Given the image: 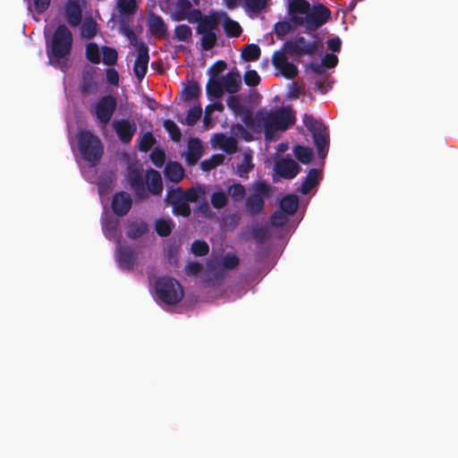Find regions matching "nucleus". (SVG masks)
<instances>
[{
  "label": "nucleus",
  "instance_id": "nucleus-1",
  "mask_svg": "<svg viewBox=\"0 0 458 458\" xmlns=\"http://www.w3.org/2000/svg\"><path fill=\"white\" fill-rule=\"evenodd\" d=\"M295 113L291 106L259 109L250 123L254 132L264 131L267 140H275L278 132H284L295 123Z\"/></svg>",
  "mask_w": 458,
  "mask_h": 458
},
{
  "label": "nucleus",
  "instance_id": "nucleus-2",
  "mask_svg": "<svg viewBox=\"0 0 458 458\" xmlns=\"http://www.w3.org/2000/svg\"><path fill=\"white\" fill-rule=\"evenodd\" d=\"M291 21L309 30H316L326 23L331 15L329 9L322 4L312 8L306 0H292L288 4Z\"/></svg>",
  "mask_w": 458,
  "mask_h": 458
},
{
  "label": "nucleus",
  "instance_id": "nucleus-3",
  "mask_svg": "<svg viewBox=\"0 0 458 458\" xmlns=\"http://www.w3.org/2000/svg\"><path fill=\"white\" fill-rule=\"evenodd\" d=\"M157 296L160 301L168 305H175L183 298L182 284L170 276L159 277L155 282Z\"/></svg>",
  "mask_w": 458,
  "mask_h": 458
},
{
  "label": "nucleus",
  "instance_id": "nucleus-4",
  "mask_svg": "<svg viewBox=\"0 0 458 458\" xmlns=\"http://www.w3.org/2000/svg\"><path fill=\"white\" fill-rule=\"evenodd\" d=\"M242 85V76L238 72H231L221 78H211L207 85L208 95L219 98L226 91L230 94L240 90Z\"/></svg>",
  "mask_w": 458,
  "mask_h": 458
},
{
  "label": "nucleus",
  "instance_id": "nucleus-5",
  "mask_svg": "<svg viewBox=\"0 0 458 458\" xmlns=\"http://www.w3.org/2000/svg\"><path fill=\"white\" fill-rule=\"evenodd\" d=\"M198 27L196 29L197 34L200 35V44L204 50H210L217 42L219 34V21L216 14L200 16L197 21Z\"/></svg>",
  "mask_w": 458,
  "mask_h": 458
},
{
  "label": "nucleus",
  "instance_id": "nucleus-6",
  "mask_svg": "<svg viewBox=\"0 0 458 458\" xmlns=\"http://www.w3.org/2000/svg\"><path fill=\"white\" fill-rule=\"evenodd\" d=\"M72 46V35L64 24L55 30L52 40V55L62 64L70 55Z\"/></svg>",
  "mask_w": 458,
  "mask_h": 458
},
{
  "label": "nucleus",
  "instance_id": "nucleus-7",
  "mask_svg": "<svg viewBox=\"0 0 458 458\" xmlns=\"http://www.w3.org/2000/svg\"><path fill=\"white\" fill-rule=\"evenodd\" d=\"M79 147L83 157L92 164H96L103 154L100 140L90 131L80 133Z\"/></svg>",
  "mask_w": 458,
  "mask_h": 458
},
{
  "label": "nucleus",
  "instance_id": "nucleus-8",
  "mask_svg": "<svg viewBox=\"0 0 458 458\" xmlns=\"http://www.w3.org/2000/svg\"><path fill=\"white\" fill-rule=\"evenodd\" d=\"M168 13L174 21L187 20L191 23L197 22L201 16V12L198 9H192V4L189 0L170 1Z\"/></svg>",
  "mask_w": 458,
  "mask_h": 458
},
{
  "label": "nucleus",
  "instance_id": "nucleus-9",
  "mask_svg": "<svg viewBox=\"0 0 458 458\" xmlns=\"http://www.w3.org/2000/svg\"><path fill=\"white\" fill-rule=\"evenodd\" d=\"M126 178L138 198H147V191L143 181V170L137 161L128 160Z\"/></svg>",
  "mask_w": 458,
  "mask_h": 458
},
{
  "label": "nucleus",
  "instance_id": "nucleus-10",
  "mask_svg": "<svg viewBox=\"0 0 458 458\" xmlns=\"http://www.w3.org/2000/svg\"><path fill=\"white\" fill-rule=\"evenodd\" d=\"M209 189L205 186L193 187L187 191L181 188H171L165 200H201L208 196Z\"/></svg>",
  "mask_w": 458,
  "mask_h": 458
},
{
  "label": "nucleus",
  "instance_id": "nucleus-11",
  "mask_svg": "<svg viewBox=\"0 0 458 458\" xmlns=\"http://www.w3.org/2000/svg\"><path fill=\"white\" fill-rule=\"evenodd\" d=\"M300 202H279V208L272 214L270 225L273 227H283L289 220V216L295 214Z\"/></svg>",
  "mask_w": 458,
  "mask_h": 458
},
{
  "label": "nucleus",
  "instance_id": "nucleus-12",
  "mask_svg": "<svg viewBox=\"0 0 458 458\" xmlns=\"http://www.w3.org/2000/svg\"><path fill=\"white\" fill-rule=\"evenodd\" d=\"M272 64L286 79H293L298 74V68L288 60L284 51H277L273 55Z\"/></svg>",
  "mask_w": 458,
  "mask_h": 458
},
{
  "label": "nucleus",
  "instance_id": "nucleus-13",
  "mask_svg": "<svg viewBox=\"0 0 458 458\" xmlns=\"http://www.w3.org/2000/svg\"><path fill=\"white\" fill-rule=\"evenodd\" d=\"M115 108L116 101L114 98L106 96L96 105L95 114L101 123L106 125L111 120Z\"/></svg>",
  "mask_w": 458,
  "mask_h": 458
},
{
  "label": "nucleus",
  "instance_id": "nucleus-14",
  "mask_svg": "<svg viewBox=\"0 0 458 458\" xmlns=\"http://www.w3.org/2000/svg\"><path fill=\"white\" fill-rule=\"evenodd\" d=\"M85 6L86 0H67L65 16L71 26L76 27L81 23Z\"/></svg>",
  "mask_w": 458,
  "mask_h": 458
},
{
  "label": "nucleus",
  "instance_id": "nucleus-15",
  "mask_svg": "<svg viewBox=\"0 0 458 458\" xmlns=\"http://www.w3.org/2000/svg\"><path fill=\"white\" fill-rule=\"evenodd\" d=\"M245 189L240 183H234L228 186L226 190L217 189L211 195V200H226L231 198L234 200H240L245 197Z\"/></svg>",
  "mask_w": 458,
  "mask_h": 458
},
{
  "label": "nucleus",
  "instance_id": "nucleus-16",
  "mask_svg": "<svg viewBox=\"0 0 458 458\" xmlns=\"http://www.w3.org/2000/svg\"><path fill=\"white\" fill-rule=\"evenodd\" d=\"M149 61L148 48L146 45H139L136 51V60L133 67L135 76L141 81L147 71Z\"/></svg>",
  "mask_w": 458,
  "mask_h": 458
},
{
  "label": "nucleus",
  "instance_id": "nucleus-17",
  "mask_svg": "<svg viewBox=\"0 0 458 458\" xmlns=\"http://www.w3.org/2000/svg\"><path fill=\"white\" fill-rule=\"evenodd\" d=\"M227 106L231 108L236 115L242 117V122L250 129V123L253 121V115L242 104V99L238 96H232L227 99Z\"/></svg>",
  "mask_w": 458,
  "mask_h": 458
},
{
  "label": "nucleus",
  "instance_id": "nucleus-18",
  "mask_svg": "<svg viewBox=\"0 0 458 458\" xmlns=\"http://www.w3.org/2000/svg\"><path fill=\"white\" fill-rule=\"evenodd\" d=\"M113 126L120 140L124 143L131 141L137 130L136 123L129 120L114 121Z\"/></svg>",
  "mask_w": 458,
  "mask_h": 458
},
{
  "label": "nucleus",
  "instance_id": "nucleus-19",
  "mask_svg": "<svg viewBox=\"0 0 458 458\" xmlns=\"http://www.w3.org/2000/svg\"><path fill=\"white\" fill-rule=\"evenodd\" d=\"M144 184L147 193L149 192L154 196H158L163 191L161 174L154 169L147 171Z\"/></svg>",
  "mask_w": 458,
  "mask_h": 458
},
{
  "label": "nucleus",
  "instance_id": "nucleus-20",
  "mask_svg": "<svg viewBox=\"0 0 458 458\" xmlns=\"http://www.w3.org/2000/svg\"><path fill=\"white\" fill-rule=\"evenodd\" d=\"M276 172L286 179L293 178L300 171V165L292 158H283L276 163Z\"/></svg>",
  "mask_w": 458,
  "mask_h": 458
},
{
  "label": "nucleus",
  "instance_id": "nucleus-21",
  "mask_svg": "<svg viewBox=\"0 0 458 458\" xmlns=\"http://www.w3.org/2000/svg\"><path fill=\"white\" fill-rule=\"evenodd\" d=\"M116 261L123 270H130L135 263V254L129 246L118 245L116 248Z\"/></svg>",
  "mask_w": 458,
  "mask_h": 458
},
{
  "label": "nucleus",
  "instance_id": "nucleus-22",
  "mask_svg": "<svg viewBox=\"0 0 458 458\" xmlns=\"http://www.w3.org/2000/svg\"><path fill=\"white\" fill-rule=\"evenodd\" d=\"M249 193V200H263L272 197L273 189L267 182L258 181L250 187Z\"/></svg>",
  "mask_w": 458,
  "mask_h": 458
},
{
  "label": "nucleus",
  "instance_id": "nucleus-23",
  "mask_svg": "<svg viewBox=\"0 0 458 458\" xmlns=\"http://www.w3.org/2000/svg\"><path fill=\"white\" fill-rule=\"evenodd\" d=\"M219 21V25H222L228 37H239L242 32L240 24L232 20L225 13H215Z\"/></svg>",
  "mask_w": 458,
  "mask_h": 458
},
{
  "label": "nucleus",
  "instance_id": "nucleus-24",
  "mask_svg": "<svg viewBox=\"0 0 458 458\" xmlns=\"http://www.w3.org/2000/svg\"><path fill=\"white\" fill-rule=\"evenodd\" d=\"M212 144L214 148H221L228 154H233L237 150V140L232 136L216 134L212 138Z\"/></svg>",
  "mask_w": 458,
  "mask_h": 458
},
{
  "label": "nucleus",
  "instance_id": "nucleus-25",
  "mask_svg": "<svg viewBox=\"0 0 458 458\" xmlns=\"http://www.w3.org/2000/svg\"><path fill=\"white\" fill-rule=\"evenodd\" d=\"M148 26L150 32L157 38H165L167 36V26L161 16L150 14L148 19Z\"/></svg>",
  "mask_w": 458,
  "mask_h": 458
},
{
  "label": "nucleus",
  "instance_id": "nucleus-26",
  "mask_svg": "<svg viewBox=\"0 0 458 458\" xmlns=\"http://www.w3.org/2000/svg\"><path fill=\"white\" fill-rule=\"evenodd\" d=\"M203 148L199 139H191L188 142V150L186 154V160L189 165L196 164L201 157Z\"/></svg>",
  "mask_w": 458,
  "mask_h": 458
},
{
  "label": "nucleus",
  "instance_id": "nucleus-27",
  "mask_svg": "<svg viewBox=\"0 0 458 458\" xmlns=\"http://www.w3.org/2000/svg\"><path fill=\"white\" fill-rule=\"evenodd\" d=\"M148 231V225L144 221H132L127 225L126 235L131 240H137Z\"/></svg>",
  "mask_w": 458,
  "mask_h": 458
},
{
  "label": "nucleus",
  "instance_id": "nucleus-28",
  "mask_svg": "<svg viewBox=\"0 0 458 458\" xmlns=\"http://www.w3.org/2000/svg\"><path fill=\"white\" fill-rule=\"evenodd\" d=\"M285 49L292 55L311 54L314 52L315 47L307 44L304 38H299L294 43H287Z\"/></svg>",
  "mask_w": 458,
  "mask_h": 458
},
{
  "label": "nucleus",
  "instance_id": "nucleus-29",
  "mask_svg": "<svg viewBox=\"0 0 458 458\" xmlns=\"http://www.w3.org/2000/svg\"><path fill=\"white\" fill-rule=\"evenodd\" d=\"M164 173L165 176L173 182H179L184 176V169L177 162H169Z\"/></svg>",
  "mask_w": 458,
  "mask_h": 458
},
{
  "label": "nucleus",
  "instance_id": "nucleus-30",
  "mask_svg": "<svg viewBox=\"0 0 458 458\" xmlns=\"http://www.w3.org/2000/svg\"><path fill=\"white\" fill-rule=\"evenodd\" d=\"M320 178V171L318 169H311L301 186V192L304 195L308 194L318 183Z\"/></svg>",
  "mask_w": 458,
  "mask_h": 458
},
{
  "label": "nucleus",
  "instance_id": "nucleus-31",
  "mask_svg": "<svg viewBox=\"0 0 458 458\" xmlns=\"http://www.w3.org/2000/svg\"><path fill=\"white\" fill-rule=\"evenodd\" d=\"M250 230L252 238L259 244H263L264 242H266L270 236L267 225H255L251 226Z\"/></svg>",
  "mask_w": 458,
  "mask_h": 458
},
{
  "label": "nucleus",
  "instance_id": "nucleus-32",
  "mask_svg": "<svg viewBox=\"0 0 458 458\" xmlns=\"http://www.w3.org/2000/svg\"><path fill=\"white\" fill-rule=\"evenodd\" d=\"M116 8L120 16L125 17L135 13L138 4L136 0H117Z\"/></svg>",
  "mask_w": 458,
  "mask_h": 458
},
{
  "label": "nucleus",
  "instance_id": "nucleus-33",
  "mask_svg": "<svg viewBox=\"0 0 458 458\" xmlns=\"http://www.w3.org/2000/svg\"><path fill=\"white\" fill-rule=\"evenodd\" d=\"M241 215L239 212L223 214L221 226L226 231H233L239 225Z\"/></svg>",
  "mask_w": 458,
  "mask_h": 458
},
{
  "label": "nucleus",
  "instance_id": "nucleus-34",
  "mask_svg": "<svg viewBox=\"0 0 458 458\" xmlns=\"http://www.w3.org/2000/svg\"><path fill=\"white\" fill-rule=\"evenodd\" d=\"M174 38L178 41L191 43L192 41V30L186 24H180L174 28Z\"/></svg>",
  "mask_w": 458,
  "mask_h": 458
},
{
  "label": "nucleus",
  "instance_id": "nucleus-35",
  "mask_svg": "<svg viewBox=\"0 0 458 458\" xmlns=\"http://www.w3.org/2000/svg\"><path fill=\"white\" fill-rule=\"evenodd\" d=\"M254 165L252 163L251 151H245L242 154V159L240 165L237 166V173L240 176H246L247 174L252 170Z\"/></svg>",
  "mask_w": 458,
  "mask_h": 458
},
{
  "label": "nucleus",
  "instance_id": "nucleus-36",
  "mask_svg": "<svg viewBox=\"0 0 458 458\" xmlns=\"http://www.w3.org/2000/svg\"><path fill=\"white\" fill-rule=\"evenodd\" d=\"M313 138L318 148V156L324 157L326 156L325 148L328 145V135L322 129L313 133Z\"/></svg>",
  "mask_w": 458,
  "mask_h": 458
},
{
  "label": "nucleus",
  "instance_id": "nucleus-37",
  "mask_svg": "<svg viewBox=\"0 0 458 458\" xmlns=\"http://www.w3.org/2000/svg\"><path fill=\"white\" fill-rule=\"evenodd\" d=\"M118 230V221L113 217H106L103 222V231L108 239L115 238Z\"/></svg>",
  "mask_w": 458,
  "mask_h": 458
},
{
  "label": "nucleus",
  "instance_id": "nucleus-38",
  "mask_svg": "<svg viewBox=\"0 0 458 458\" xmlns=\"http://www.w3.org/2000/svg\"><path fill=\"white\" fill-rule=\"evenodd\" d=\"M173 222L171 219H158L155 225L157 233L161 237H166L171 234Z\"/></svg>",
  "mask_w": 458,
  "mask_h": 458
},
{
  "label": "nucleus",
  "instance_id": "nucleus-39",
  "mask_svg": "<svg viewBox=\"0 0 458 458\" xmlns=\"http://www.w3.org/2000/svg\"><path fill=\"white\" fill-rule=\"evenodd\" d=\"M260 55V48L259 46L250 44L244 47L242 51V56L245 61H255Z\"/></svg>",
  "mask_w": 458,
  "mask_h": 458
},
{
  "label": "nucleus",
  "instance_id": "nucleus-40",
  "mask_svg": "<svg viewBox=\"0 0 458 458\" xmlns=\"http://www.w3.org/2000/svg\"><path fill=\"white\" fill-rule=\"evenodd\" d=\"M225 155L223 154H216L212 156L210 158L206 159L201 162L200 166L204 171H210L216 166L221 165L225 161Z\"/></svg>",
  "mask_w": 458,
  "mask_h": 458
},
{
  "label": "nucleus",
  "instance_id": "nucleus-41",
  "mask_svg": "<svg viewBox=\"0 0 458 458\" xmlns=\"http://www.w3.org/2000/svg\"><path fill=\"white\" fill-rule=\"evenodd\" d=\"M173 205V212L176 216L187 217L191 214L190 202H167Z\"/></svg>",
  "mask_w": 458,
  "mask_h": 458
},
{
  "label": "nucleus",
  "instance_id": "nucleus-42",
  "mask_svg": "<svg viewBox=\"0 0 458 458\" xmlns=\"http://www.w3.org/2000/svg\"><path fill=\"white\" fill-rule=\"evenodd\" d=\"M240 264V259L235 254L227 253L222 258L221 265L225 269L233 270Z\"/></svg>",
  "mask_w": 458,
  "mask_h": 458
},
{
  "label": "nucleus",
  "instance_id": "nucleus-43",
  "mask_svg": "<svg viewBox=\"0 0 458 458\" xmlns=\"http://www.w3.org/2000/svg\"><path fill=\"white\" fill-rule=\"evenodd\" d=\"M191 250L195 256L202 257L208 253L209 246L206 242L198 240L192 242Z\"/></svg>",
  "mask_w": 458,
  "mask_h": 458
},
{
  "label": "nucleus",
  "instance_id": "nucleus-44",
  "mask_svg": "<svg viewBox=\"0 0 458 458\" xmlns=\"http://www.w3.org/2000/svg\"><path fill=\"white\" fill-rule=\"evenodd\" d=\"M296 157L303 164H309L312 158V151L309 148L298 146L294 148Z\"/></svg>",
  "mask_w": 458,
  "mask_h": 458
},
{
  "label": "nucleus",
  "instance_id": "nucleus-45",
  "mask_svg": "<svg viewBox=\"0 0 458 458\" xmlns=\"http://www.w3.org/2000/svg\"><path fill=\"white\" fill-rule=\"evenodd\" d=\"M97 32V23L92 20H86L81 27V36L86 38H90L95 36Z\"/></svg>",
  "mask_w": 458,
  "mask_h": 458
},
{
  "label": "nucleus",
  "instance_id": "nucleus-46",
  "mask_svg": "<svg viewBox=\"0 0 458 458\" xmlns=\"http://www.w3.org/2000/svg\"><path fill=\"white\" fill-rule=\"evenodd\" d=\"M111 204L114 213L123 216L131 210L132 202H111Z\"/></svg>",
  "mask_w": 458,
  "mask_h": 458
},
{
  "label": "nucleus",
  "instance_id": "nucleus-47",
  "mask_svg": "<svg viewBox=\"0 0 458 458\" xmlns=\"http://www.w3.org/2000/svg\"><path fill=\"white\" fill-rule=\"evenodd\" d=\"M164 127L169 132L174 140L179 141L181 140L182 134L180 129L174 122L171 120H165L164 122Z\"/></svg>",
  "mask_w": 458,
  "mask_h": 458
},
{
  "label": "nucleus",
  "instance_id": "nucleus-48",
  "mask_svg": "<svg viewBox=\"0 0 458 458\" xmlns=\"http://www.w3.org/2000/svg\"><path fill=\"white\" fill-rule=\"evenodd\" d=\"M86 54L88 59L94 63L98 64L100 62V55L98 47L96 44L90 43L87 46Z\"/></svg>",
  "mask_w": 458,
  "mask_h": 458
},
{
  "label": "nucleus",
  "instance_id": "nucleus-49",
  "mask_svg": "<svg viewBox=\"0 0 458 458\" xmlns=\"http://www.w3.org/2000/svg\"><path fill=\"white\" fill-rule=\"evenodd\" d=\"M201 114L202 110L200 106H194L191 108L186 117V123L188 125L195 124L199 120Z\"/></svg>",
  "mask_w": 458,
  "mask_h": 458
},
{
  "label": "nucleus",
  "instance_id": "nucleus-50",
  "mask_svg": "<svg viewBox=\"0 0 458 458\" xmlns=\"http://www.w3.org/2000/svg\"><path fill=\"white\" fill-rule=\"evenodd\" d=\"M117 60V52L114 48H103V62L107 65L115 64Z\"/></svg>",
  "mask_w": 458,
  "mask_h": 458
},
{
  "label": "nucleus",
  "instance_id": "nucleus-51",
  "mask_svg": "<svg viewBox=\"0 0 458 458\" xmlns=\"http://www.w3.org/2000/svg\"><path fill=\"white\" fill-rule=\"evenodd\" d=\"M303 123L312 134L322 130V125L310 115L305 114Z\"/></svg>",
  "mask_w": 458,
  "mask_h": 458
},
{
  "label": "nucleus",
  "instance_id": "nucleus-52",
  "mask_svg": "<svg viewBox=\"0 0 458 458\" xmlns=\"http://www.w3.org/2000/svg\"><path fill=\"white\" fill-rule=\"evenodd\" d=\"M156 142L154 136L150 132H147L143 135L140 141V149L142 151H148Z\"/></svg>",
  "mask_w": 458,
  "mask_h": 458
},
{
  "label": "nucleus",
  "instance_id": "nucleus-53",
  "mask_svg": "<svg viewBox=\"0 0 458 458\" xmlns=\"http://www.w3.org/2000/svg\"><path fill=\"white\" fill-rule=\"evenodd\" d=\"M150 159L156 166L161 167L165 163V154L164 151L156 148L150 154Z\"/></svg>",
  "mask_w": 458,
  "mask_h": 458
},
{
  "label": "nucleus",
  "instance_id": "nucleus-54",
  "mask_svg": "<svg viewBox=\"0 0 458 458\" xmlns=\"http://www.w3.org/2000/svg\"><path fill=\"white\" fill-rule=\"evenodd\" d=\"M267 0H246L249 10L253 13L261 12L267 5Z\"/></svg>",
  "mask_w": 458,
  "mask_h": 458
},
{
  "label": "nucleus",
  "instance_id": "nucleus-55",
  "mask_svg": "<svg viewBox=\"0 0 458 458\" xmlns=\"http://www.w3.org/2000/svg\"><path fill=\"white\" fill-rule=\"evenodd\" d=\"M244 81L249 86H257L260 81V77L256 71H248L244 74Z\"/></svg>",
  "mask_w": 458,
  "mask_h": 458
},
{
  "label": "nucleus",
  "instance_id": "nucleus-56",
  "mask_svg": "<svg viewBox=\"0 0 458 458\" xmlns=\"http://www.w3.org/2000/svg\"><path fill=\"white\" fill-rule=\"evenodd\" d=\"M265 202H246V211L250 215H257L264 208Z\"/></svg>",
  "mask_w": 458,
  "mask_h": 458
},
{
  "label": "nucleus",
  "instance_id": "nucleus-57",
  "mask_svg": "<svg viewBox=\"0 0 458 458\" xmlns=\"http://www.w3.org/2000/svg\"><path fill=\"white\" fill-rule=\"evenodd\" d=\"M203 269V266L199 262H189L185 267V271L189 276H196Z\"/></svg>",
  "mask_w": 458,
  "mask_h": 458
},
{
  "label": "nucleus",
  "instance_id": "nucleus-58",
  "mask_svg": "<svg viewBox=\"0 0 458 458\" xmlns=\"http://www.w3.org/2000/svg\"><path fill=\"white\" fill-rule=\"evenodd\" d=\"M226 68V64L223 61L217 62L211 69L210 73L213 75L212 78L217 77V75L225 71Z\"/></svg>",
  "mask_w": 458,
  "mask_h": 458
},
{
  "label": "nucleus",
  "instance_id": "nucleus-59",
  "mask_svg": "<svg viewBox=\"0 0 458 458\" xmlns=\"http://www.w3.org/2000/svg\"><path fill=\"white\" fill-rule=\"evenodd\" d=\"M106 79L109 83L113 85H117L119 81L118 72L114 69H107Z\"/></svg>",
  "mask_w": 458,
  "mask_h": 458
},
{
  "label": "nucleus",
  "instance_id": "nucleus-60",
  "mask_svg": "<svg viewBox=\"0 0 458 458\" xmlns=\"http://www.w3.org/2000/svg\"><path fill=\"white\" fill-rule=\"evenodd\" d=\"M291 25L288 22H280L276 25V33L284 36L290 30Z\"/></svg>",
  "mask_w": 458,
  "mask_h": 458
},
{
  "label": "nucleus",
  "instance_id": "nucleus-61",
  "mask_svg": "<svg viewBox=\"0 0 458 458\" xmlns=\"http://www.w3.org/2000/svg\"><path fill=\"white\" fill-rule=\"evenodd\" d=\"M337 64V57L335 55L328 54L323 59V64L327 68H333Z\"/></svg>",
  "mask_w": 458,
  "mask_h": 458
},
{
  "label": "nucleus",
  "instance_id": "nucleus-62",
  "mask_svg": "<svg viewBox=\"0 0 458 458\" xmlns=\"http://www.w3.org/2000/svg\"><path fill=\"white\" fill-rule=\"evenodd\" d=\"M50 0H34L35 8L38 13L45 12L49 6Z\"/></svg>",
  "mask_w": 458,
  "mask_h": 458
},
{
  "label": "nucleus",
  "instance_id": "nucleus-63",
  "mask_svg": "<svg viewBox=\"0 0 458 458\" xmlns=\"http://www.w3.org/2000/svg\"><path fill=\"white\" fill-rule=\"evenodd\" d=\"M124 33L128 37L131 44L135 47L136 50L138 49L139 45H145L142 42H138L136 35L132 30L126 29Z\"/></svg>",
  "mask_w": 458,
  "mask_h": 458
},
{
  "label": "nucleus",
  "instance_id": "nucleus-64",
  "mask_svg": "<svg viewBox=\"0 0 458 458\" xmlns=\"http://www.w3.org/2000/svg\"><path fill=\"white\" fill-rule=\"evenodd\" d=\"M328 48L333 52H337L341 47V40L338 38H331L327 41Z\"/></svg>",
  "mask_w": 458,
  "mask_h": 458
}]
</instances>
